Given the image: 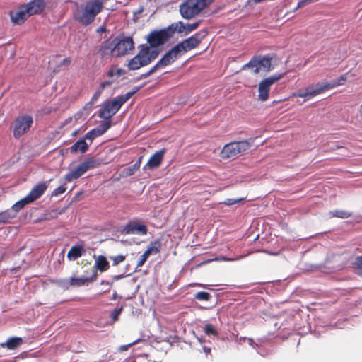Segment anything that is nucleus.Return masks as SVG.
<instances>
[{"instance_id":"obj_35","label":"nucleus","mask_w":362,"mask_h":362,"mask_svg":"<svg viewBox=\"0 0 362 362\" xmlns=\"http://www.w3.org/2000/svg\"><path fill=\"white\" fill-rule=\"evenodd\" d=\"M139 170V164H134L123 170V174L126 177L133 175Z\"/></svg>"},{"instance_id":"obj_24","label":"nucleus","mask_w":362,"mask_h":362,"mask_svg":"<svg viewBox=\"0 0 362 362\" xmlns=\"http://www.w3.org/2000/svg\"><path fill=\"white\" fill-rule=\"evenodd\" d=\"M167 28H169L168 31L171 37L173 36L175 32L181 33L183 32L186 33L187 30V26L182 21H178L177 23H172L170 25H168Z\"/></svg>"},{"instance_id":"obj_3","label":"nucleus","mask_w":362,"mask_h":362,"mask_svg":"<svg viewBox=\"0 0 362 362\" xmlns=\"http://www.w3.org/2000/svg\"><path fill=\"white\" fill-rule=\"evenodd\" d=\"M339 84L340 83H336V81L317 83L316 84L308 86L305 89L298 90L297 92L293 93L291 96L303 98L304 100L306 101L326 90L339 86Z\"/></svg>"},{"instance_id":"obj_33","label":"nucleus","mask_w":362,"mask_h":362,"mask_svg":"<svg viewBox=\"0 0 362 362\" xmlns=\"http://www.w3.org/2000/svg\"><path fill=\"white\" fill-rule=\"evenodd\" d=\"M111 127V119H105L95 128L102 135Z\"/></svg>"},{"instance_id":"obj_51","label":"nucleus","mask_w":362,"mask_h":362,"mask_svg":"<svg viewBox=\"0 0 362 362\" xmlns=\"http://www.w3.org/2000/svg\"><path fill=\"white\" fill-rule=\"evenodd\" d=\"M140 339H138V340H136L134 341H133L132 343L129 344H127V345H125V346H121V350H123V351H126L129 349V347H130L132 345H134L135 344H136L138 341H139Z\"/></svg>"},{"instance_id":"obj_31","label":"nucleus","mask_w":362,"mask_h":362,"mask_svg":"<svg viewBox=\"0 0 362 362\" xmlns=\"http://www.w3.org/2000/svg\"><path fill=\"white\" fill-rule=\"evenodd\" d=\"M145 58L146 60L149 61V64L153 61L158 56V53L156 51L151 50L150 47H145L142 48Z\"/></svg>"},{"instance_id":"obj_32","label":"nucleus","mask_w":362,"mask_h":362,"mask_svg":"<svg viewBox=\"0 0 362 362\" xmlns=\"http://www.w3.org/2000/svg\"><path fill=\"white\" fill-rule=\"evenodd\" d=\"M102 134L95 128V129H93L91 130H90L89 132H88L85 135H84V139L86 140H89L90 142L88 144H91L93 141L101 136Z\"/></svg>"},{"instance_id":"obj_13","label":"nucleus","mask_w":362,"mask_h":362,"mask_svg":"<svg viewBox=\"0 0 362 362\" xmlns=\"http://www.w3.org/2000/svg\"><path fill=\"white\" fill-rule=\"evenodd\" d=\"M181 50L177 45L173 47L156 63L159 69L168 66L173 63L179 57L182 55Z\"/></svg>"},{"instance_id":"obj_1","label":"nucleus","mask_w":362,"mask_h":362,"mask_svg":"<svg viewBox=\"0 0 362 362\" xmlns=\"http://www.w3.org/2000/svg\"><path fill=\"white\" fill-rule=\"evenodd\" d=\"M105 0H90L84 5L76 4L73 12V18L83 26L91 24L95 17L103 11Z\"/></svg>"},{"instance_id":"obj_43","label":"nucleus","mask_w":362,"mask_h":362,"mask_svg":"<svg viewBox=\"0 0 362 362\" xmlns=\"http://www.w3.org/2000/svg\"><path fill=\"white\" fill-rule=\"evenodd\" d=\"M66 190V187L64 185H61L53 190L52 196H58L64 193Z\"/></svg>"},{"instance_id":"obj_25","label":"nucleus","mask_w":362,"mask_h":362,"mask_svg":"<svg viewBox=\"0 0 362 362\" xmlns=\"http://www.w3.org/2000/svg\"><path fill=\"white\" fill-rule=\"evenodd\" d=\"M95 265H96L97 269L100 272H104L108 270L110 268L109 262H108L107 259H106V257L103 255H99L98 257V258L95 260Z\"/></svg>"},{"instance_id":"obj_58","label":"nucleus","mask_w":362,"mask_h":362,"mask_svg":"<svg viewBox=\"0 0 362 362\" xmlns=\"http://www.w3.org/2000/svg\"><path fill=\"white\" fill-rule=\"evenodd\" d=\"M101 284H102L109 285V282H108V281H101Z\"/></svg>"},{"instance_id":"obj_37","label":"nucleus","mask_w":362,"mask_h":362,"mask_svg":"<svg viewBox=\"0 0 362 362\" xmlns=\"http://www.w3.org/2000/svg\"><path fill=\"white\" fill-rule=\"evenodd\" d=\"M194 298L199 300H209L211 298V295L206 291H199L195 294Z\"/></svg>"},{"instance_id":"obj_45","label":"nucleus","mask_w":362,"mask_h":362,"mask_svg":"<svg viewBox=\"0 0 362 362\" xmlns=\"http://www.w3.org/2000/svg\"><path fill=\"white\" fill-rule=\"evenodd\" d=\"M158 69H160L158 68V66L156 64L148 71L143 74L141 76V78H146L148 77L150 75H151L152 74L155 73Z\"/></svg>"},{"instance_id":"obj_11","label":"nucleus","mask_w":362,"mask_h":362,"mask_svg":"<svg viewBox=\"0 0 362 362\" xmlns=\"http://www.w3.org/2000/svg\"><path fill=\"white\" fill-rule=\"evenodd\" d=\"M206 35V31H199L195 33L194 35L183 40L177 45L179 47L180 49L181 50L182 53L184 54L187 51L192 50L197 47Z\"/></svg>"},{"instance_id":"obj_36","label":"nucleus","mask_w":362,"mask_h":362,"mask_svg":"<svg viewBox=\"0 0 362 362\" xmlns=\"http://www.w3.org/2000/svg\"><path fill=\"white\" fill-rule=\"evenodd\" d=\"M204 332L207 335H213L216 336L218 334L217 330L214 328V327L211 324H206L204 326Z\"/></svg>"},{"instance_id":"obj_23","label":"nucleus","mask_w":362,"mask_h":362,"mask_svg":"<svg viewBox=\"0 0 362 362\" xmlns=\"http://www.w3.org/2000/svg\"><path fill=\"white\" fill-rule=\"evenodd\" d=\"M23 342L21 337H13L9 338L6 342L1 343V347H6L9 350H14L18 348Z\"/></svg>"},{"instance_id":"obj_47","label":"nucleus","mask_w":362,"mask_h":362,"mask_svg":"<svg viewBox=\"0 0 362 362\" xmlns=\"http://www.w3.org/2000/svg\"><path fill=\"white\" fill-rule=\"evenodd\" d=\"M103 93V90L100 88H98L95 92V93L93 94V95L92 96L91 98V102H94V101H96L99 97L100 96L101 93Z\"/></svg>"},{"instance_id":"obj_9","label":"nucleus","mask_w":362,"mask_h":362,"mask_svg":"<svg viewBox=\"0 0 362 362\" xmlns=\"http://www.w3.org/2000/svg\"><path fill=\"white\" fill-rule=\"evenodd\" d=\"M282 78V74L270 76L262 80L258 85V100L266 101L269 99L271 87Z\"/></svg>"},{"instance_id":"obj_30","label":"nucleus","mask_w":362,"mask_h":362,"mask_svg":"<svg viewBox=\"0 0 362 362\" xmlns=\"http://www.w3.org/2000/svg\"><path fill=\"white\" fill-rule=\"evenodd\" d=\"M329 217L331 218H347L351 216L352 213L344 210H334L331 211L329 213Z\"/></svg>"},{"instance_id":"obj_52","label":"nucleus","mask_w":362,"mask_h":362,"mask_svg":"<svg viewBox=\"0 0 362 362\" xmlns=\"http://www.w3.org/2000/svg\"><path fill=\"white\" fill-rule=\"evenodd\" d=\"M107 75L109 76V77H112L114 76L115 74V67H111L109 71H107Z\"/></svg>"},{"instance_id":"obj_50","label":"nucleus","mask_w":362,"mask_h":362,"mask_svg":"<svg viewBox=\"0 0 362 362\" xmlns=\"http://www.w3.org/2000/svg\"><path fill=\"white\" fill-rule=\"evenodd\" d=\"M71 63V59L70 57H67V58H65L64 59L61 63H60V65L61 66H69L70 65Z\"/></svg>"},{"instance_id":"obj_42","label":"nucleus","mask_w":362,"mask_h":362,"mask_svg":"<svg viewBox=\"0 0 362 362\" xmlns=\"http://www.w3.org/2000/svg\"><path fill=\"white\" fill-rule=\"evenodd\" d=\"M244 199H245L244 198L227 199L225 201H223V202H221V204H223L224 205H226V206H231L236 203L240 202L243 201Z\"/></svg>"},{"instance_id":"obj_53","label":"nucleus","mask_w":362,"mask_h":362,"mask_svg":"<svg viewBox=\"0 0 362 362\" xmlns=\"http://www.w3.org/2000/svg\"><path fill=\"white\" fill-rule=\"evenodd\" d=\"M107 31V29H106V27L104 26V25H102L100 27H99L97 30H96V32L98 33H104V32H106Z\"/></svg>"},{"instance_id":"obj_39","label":"nucleus","mask_w":362,"mask_h":362,"mask_svg":"<svg viewBox=\"0 0 362 362\" xmlns=\"http://www.w3.org/2000/svg\"><path fill=\"white\" fill-rule=\"evenodd\" d=\"M110 259L112 261V264L114 266H117L125 260L126 256L123 255H116V256H110Z\"/></svg>"},{"instance_id":"obj_55","label":"nucleus","mask_w":362,"mask_h":362,"mask_svg":"<svg viewBox=\"0 0 362 362\" xmlns=\"http://www.w3.org/2000/svg\"><path fill=\"white\" fill-rule=\"evenodd\" d=\"M122 69L115 68V74L119 76L122 74Z\"/></svg>"},{"instance_id":"obj_26","label":"nucleus","mask_w":362,"mask_h":362,"mask_svg":"<svg viewBox=\"0 0 362 362\" xmlns=\"http://www.w3.org/2000/svg\"><path fill=\"white\" fill-rule=\"evenodd\" d=\"M16 217L15 212L7 209L0 212V224H5L9 221L10 219Z\"/></svg>"},{"instance_id":"obj_17","label":"nucleus","mask_w":362,"mask_h":362,"mask_svg":"<svg viewBox=\"0 0 362 362\" xmlns=\"http://www.w3.org/2000/svg\"><path fill=\"white\" fill-rule=\"evenodd\" d=\"M147 228L144 224H139L137 223H128L123 229V233L125 234H142L146 235L147 233Z\"/></svg>"},{"instance_id":"obj_5","label":"nucleus","mask_w":362,"mask_h":362,"mask_svg":"<svg viewBox=\"0 0 362 362\" xmlns=\"http://www.w3.org/2000/svg\"><path fill=\"white\" fill-rule=\"evenodd\" d=\"M250 146L251 144L245 140L233 141L224 145L220 153V156L223 159H234L247 151Z\"/></svg>"},{"instance_id":"obj_48","label":"nucleus","mask_w":362,"mask_h":362,"mask_svg":"<svg viewBox=\"0 0 362 362\" xmlns=\"http://www.w3.org/2000/svg\"><path fill=\"white\" fill-rule=\"evenodd\" d=\"M112 83V81H106L100 83L99 88L101 89L103 91V90L107 87L110 86Z\"/></svg>"},{"instance_id":"obj_19","label":"nucleus","mask_w":362,"mask_h":362,"mask_svg":"<svg viewBox=\"0 0 362 362\" xmlns=\"http://www.w3.org/2000/svg\"><path fill=\"white\" fill-rule=\"evenodd\" d=\"M28 17H30V16L25 11L24 5L22 6L18 11L11 12V21L15 24H22Z\"/></svg>"},{"instance_id":"obj_18","label":"nucleus","mask_w":362,"mask_h":362,"mask_svg":"<svg viewBox=\"0 0 362 362\" xmlns=\"http://www.w3.org/2000/svg\"><path fill=\"white\" fill-rule=\"evenodd\" d=\"M47 187L48 185L47 182H44L37 184L27 195L28 199L31 202L35 201L44 194Z\"/></svg>"},{"instance_id":"obj_4","label":"nucleus","mask_w":362,"mask_h":362,"mask_svg":"<svg viewBox=\"0 0 362 362\" xmlns=\"http://www.w3.org/2000/svg\"><path fill=\"white\" fill-rule=\"evenodd\" d=\"M213 1L214 0H186L180 6V14L184 18L190 19L209 6Z\"/></svg>"},{"instance_id":"obj_2","label":"nucleus","mask_w":362,"mask_h":362,"mask_svg":"<svg viewBox=\"0 0 362 362\" xmlns=\"http://www.w3.org/2000/svg\"><path fill=\"white\" fill-rule=\"evenodd\" d=\"M139 90V87L136 88L134 90L129 91L124 95L117 96L111 101L106 102L99 110L98 116L105 119H111L119 111L120 107Z\"/></svg>"},{"instance_id":"obj_21","label":"nucleus","mask_w":362,"mask_h":362,"mask_svg":"<svg viewBox=\"0 0 362 362\" xmlns=\"http://www.w3.org/2000/svg\"><path fill=\"white\" fill-rule=\"evenodd\" d=\"M86 252L84 245L83 244H77L73 245L67 253V258L69 260H76L81 257Z\"/></svg>"},{"instance_id":"obj_7","label":"nucleus","mask_w":362,"mask_h":362,"mask_svg":"<svg viewBox=\"0 0 362 362\" xmlns=\"http://www.w3.org/2000/svg\"><path fill=\"white\" fill-rule=\"evenodd\" d=\"M271 58L267 56H256L252 57L248 63L243 66V69H250L255 74L261 70L268 72L271 69Z\"/></svg>"},{"instance_id":"obj_15","label":"nucleus","mask_w":362,"mask_h":362,"mask_svg":"<svg viewBox=\"0 0 362 362\" xmlns=\"http://www.w3.org/2000/svg\"><path fill=\"white\" fill-rule=\"evenodd\" d=\"M165 153V149L163 148L160 151L154 153L148 159V162L144 167V169H154L158 168L163 159L164 155Z\"/></svg>"},{"instance_id":"obj_56","label":"nucleus","mask_w":362,"mask_h":362,"mask_svg":"<svg viewBox=\"0 0 362 362\" xmlns=\"http://www.w3.org/2000/svg\"><path fill=\"white\" fill-rule=\"evenodd\" d=\"M346 79L345 75H343L340 77V78L339 79V81H337V83H340L339 85L341 84V83L340 82V81H345Z\"/></svg>"},{"instance_id":"obj_22","label":"nucleus","mask_w":362,"mask_h":362,"mask_svg":"<svg viewBox=\"0 0 362 362\" xmlns=\"http://www.w3.org/2000/svg\"><path fill=\"white\" fill-rule=\"evenodd\" d=\"M90 144H88L86 141L84 137L82 139H80L78 141H77L76 143H74L71 147H70V151L72 153H76L78 152H81V153H86L89 147Z\"/></svg>"},{"instance_id":"obj_6","label":"nucleus","mask_w":362,"mask_h":362,"mask_svg":"<svg viewBox=\"0 0 362 362\" xmlns=\"http://www.w3.org/2000/svg\"><path fill=\"white\" fill-rule=\"evenodd\" d=\"M100 165V163L94 157H89L81 163L76 168L66 174L64 179L66 182H70L78 179L88 170L99 167Z\"/></svg>"},{"instance_id":"obj_49","label":"nucleus","mask_w":362,"mask_h":362,"mask_svg":"<svg viewBox=\"0 0 362 362\" xmlns=\"http://www.w3.org/2000/svg\"><path fill=\"white\" fill-rule=\"evenodd\" d=\"M314 0H300L298 3V6H297V8H302L304 6H305L306 4L313 1Z\"/></svg>"},{"instance_id":"obj_41","label":"nucleus","mask_w":362,"mask_h":362,"mask_svg":"<svg viewBox=\"0 0 362 362\" xmlns=\"http://www.w3.org/2000/svg\"><path fill=\"white\" fill-rule=\"evenodd\" d=\"M354 265L358 272V274L362 276V255L356 258Z\"/></svg>"},{"instance_id":"obj_28","label":"nucleus","mask_w":362,"mask_h":362,"mask_svg":"<svg viewBox=\"0 0 362 362\" xmlns=\"http://www.w3.org/2000/svg\"><path fill=\"white\" fill-rule=\"evenodd\" d=\"M116 42V41L113 42H109L105 41L104 42L100 47L99 52L102 53V54H105L107 53L108 51H110L111 53L115 52L116 49L114 48V45Z\"/></svg>"},{"instance_id":"obj_54","label":"nucleus","mask_w":362,"mask_h":362,"mask_svg":"<svg viewBox=\"0 0 362 362\" xmlns=\"http://www.w3.org/2000/svg\"><path fill=\"white\" fill-rule=\"evenodd\" d=\"M203 351L206 354H209L211 353V348L207 347V346H204Z\"/></svg>"},{"instance_id":"obj_40","label":"nucleus","mask_w":362,"mask_h":362,"mask_svg":"<svg viewBox=\"0 0 362 362\" xmlns=\"http://www.w3.org/2000/svg\"><path fill=\"white\" fill-rule=\"evenodd\" d=\"M123 310V306L120 308L115 309L110 314V317L112 320L115 322L119 320V315L122 313Z\"/></svg>"},{"instance_id":"obj_34","label":"nucleus","mask_w":362,"mask_h":362,"mask_svg":"<svg viewBox=\"0 0 362 362\" xmlns=\"http://www.w3.org/2000/svg\"><path fill=\"white\" fill-rule=\"evenodd\" d=\"M59 287L64 290H68L71 286L70 279H59L54 281Z\"/></svg>"},{"instance_id":"obj_10","label":"nucleus","mask_w":362,"mask_h":362,"mask_svg":"<svg viewBox=\"0 0 362 362\" xmlns=\"http://www.w3.org/2000/svg\"><path fill=\"white\" fill-rule=\"evenodd\" d=\"M169 28H163L158 30H153L147 37V42L151 47H156L164 45L172 37L168 31Z\"/></svg>"},{"instance_id":"obj_27","label":"nucleus","mask_w":362,"mask_h":362,"mask_svg":"<svg viewBox=\"0 0 362 362\" xmlns=\"http://www.w3.org/2000/svg\"><path fill=\"white\" fill-rule=\"evenodd\" d=\"M31 203V202L28 199L27 196L24 197L23 199L18 201L16 202L12 206L11 209L9 210L12 211L13 212H15V214L17 215V213L21 211L26 204Z\"/></svg>"},{"instance_id":"obj_14","label":"nucleus","mask_w":362,"mask_h":362,"mask_svg":"<svg viewBox=\"0 0 362 362\" xmlns=\"http://www.w3.org/2000/svg\"><path fill=\"white\" fill-rule=\"evenodd\" d=\"M142 49L134 56L128 64V68L130 70H137L142 66L149 64V61L146 60Z\"/></svg>"},{"instance_id":"obj_38","label":"nucleus","mask_w":362,"mask_h":362,"mask_svg":"<svg viewBox=\"0 0 362 362\" xmlns=\"http://www.w3.org/2000/svg\"><path fill=\"white\" fill-rule=\"evenodd\" d=\"M144 11V6H140L137 10H136L133 12L132 21L134 23H136L139 21V20L141 17V15H142Z\"/></svg>"},{"instance_id":"obj_29","label":"nucleus","mask_w":362,"mask_h":362,"mask_svg":"<svg viewBox=\"0 0 362 362\" xmlns=\"http://www.w3.org/2000/svg\"><path fill=\"white\" fill-rule=\"evenodd\" d=\"M161 249V243L159 240L152 242L148 245L146 252L149 255H155L158 253Z\"/></svg>"},{"instance_id":"obj_57","label":"nucleus","mask_w":362,"mask_h":362,"mask_svg":"<svg viewBox=\"0 0 362 362\" xmlns=\"http://www.w3.org/2000/svg\"><path fill=\"white\" fill-rule=\"evenodd\" d=\"M141 159H142V157H140L139 158V160L134 163V164H139V168H140V165H141Z\"/></svg>"},{"instance_id":"obj_46","label":"nucleus","mask_w":362,"mask_h":362,"mask_svg":"<svg viewBox=\"0 0 362 362\" xmlns=\"http://www.w3.org/2000/svg\"><path fill=\"white\" fill-rule=\"evenodd\" d=\"M199 25V21H197V22H195V23H191V24H187L186 26H187V30H186V34H188L191 32H192L193 30H196Z\"/></svg>"},{"instance_id":"obj_8","label":"nucleus","mask_w":362,"mask_h":362,"mask_svg":"<svg viewBox=\"0 0 362 362\" xmlns=\"http://www.w3.org/2000/svg\"><path fill=\"white\" fill-rule=\"evenodd\" d=\"M33 123V119L31 115H22L18 116L14 120L13 136L15 139H19L21 136L27 133Z\"/></svg>"},{"instance_id":"obj_12","label":"nucleus","mask_w":362,"mask_h":362,"mask_svg":"<svg viewBox=\"0 0 362 362\" xmlns=\"http://www.w3.org/2000/svg\"><path fill=\"white\" fill-rule=\"evenodd\" d=\"M116 42L114 48L116 49L117 56H124L134 49V42L132 37H123L121 39H115Z\"/></svg>"},{"instance_id":"obj_20","label":"nucleus","mask_w":362,"mask_h":362,"mask_svg":"<svg viewBox=\"0 0 362 362\" xmlns=\"http://www.w3.org/2000/svg\"><path fill=\"white\" fill-rule=\"evenodd\" d=\"M97 273L95 271H93V274L90 277L82 276V277H76L71 276L70 278L71 286H84L86 283L93 282L96 280Z\"/></svg>"},{"instance_id":"obj_16","label":"nucleus","mask_w":362,"mask_h":362,"mask_svg":"<svg viewBox=\"0 0 362 362\" xmlns=\"http://www.w3.org/2000/svg\"><path fill=\"white\" fill-rule=\"evenodd\" d=\"M24 6L30 16L41 13L45 7V4L43 0H33Z\"/></svg>"},{"instance_id":"obj_44","label":"nucleus","mask_w":362,"mask_h":362,"mask_svg":"<svg viewBox=\"0 0 362 362\" xmlns=\"http://www.w3.org/2000/svg\"><path fill=\"white\" fill-rule=\"evenodd\" d=\"M148 257L149 255L145 251L144 254L140 256L137 262V267H139L143 266L144 263L146 262Z\"/></svg>"}]
</instances>
